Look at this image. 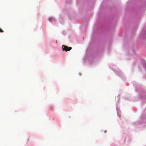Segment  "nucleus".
<instances>
[{
    "label": "nucleus",
    "mask_w": 146,
    "mask_h": 146,
    "mask_svg": "<svg viewBox=\"0 0 146 146\" xmlns=\"http://www.w3.org/2000/svg\"><path fill=\"white\" fill-rule=\"evenodd\" d=\"M62 48L63 50H65L66 51H68L72 49V47H68L67 46H65L64 45L62 46Z\"/></svg>",
    "instance_id": "obj_1"
},
{
    "label": "nucleus",
    "mask_w": 146,
    "mask_h": 146,
    "mask_svg": "<svg viewBox=\"0 0 146 146\" xmlns=\"http://www.w3.org/2000/svg\"><path fill=\"white\" fill-rule=\"evenodd\" d=\"M0 32H1V33H2V32H3V30L2 29H0Z\"/></svg>",
    "instance_id": "obj_2"
}]
</instances>
